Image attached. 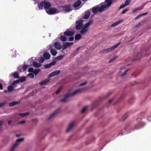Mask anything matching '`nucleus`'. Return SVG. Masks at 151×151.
Returning a JSON list of instances; mask_svg holds the SVG:
<instances>
[{
	"mask_svg": "<svg viewBox=\"0 0 151 151\" xmlns=\"http://www.w3.org/2000/svg\"><path fill=\"white\" fill-rule=\"evenodd\" d=\"M82 90V88L77 89L73 92H70L65 95L64 98L60 100V101L65 102L67 101V99L70 96H74L81 92Z\"/></svg>",
	"mask_w": 151,
	"mask_h": 151,
	"instance_id": "nucleus-1",
	"label": "nucleus"
},
{
	"mask_svg": "<svg viewBox=\"0 0 151 151\" xmlns=\"http://www.w3.org/2000/svg\"><path fill=\"white\" fill-rule=\"evenodd\" d=\"M51 6V4L50 2L46 1H41L40 2V4L38 5V7L39 9H42L43 7H44L46 12Z\"/></svg>",
	"mask_w": 151,
	"mask_h": 151,
	"instance_id": "nucleus-2",
	"label": "nucleus"
},
{
	"mask_svg": "<svg viewBox=\"0 0 151 151\" xmlns=\"http://www.w3.org/2000/svg\"><path fill=\"white\" fill-rule=\"evenodd\" d=\"M138 123L137 124H134L133 126L132 130H136L139 129L140 127H142L145 125L144 123L142 121L141 118H138L137 119Z\"/></svg>",
	"mask_w": 151,
	"mask_h": 151,
	"instance_id": "nucleus-3",
	"label": "nucleus"
},
{
	"mask_svg": "<svg viewBox=\"0 0 151 151\" xmlns=\"http://www.w3.org/2000/svg\"><path fill=\"white\" fill-rule=\"evenodd\" d=\"M107 7V4L102 5L100 7H94L93 8L92 11L93 13H96L98 12H101L103 11Z\"/></svg>",
	"mask_w": 151,
	"mask_h": 151,
	"instance_id": "nucleus-4",
	"label": "nucleus"
},
{
	"mask_svg": "<svg viewBox=\"0 0 151 151\" xmlns=\"http://www.w3.org/2000/svg\"><path fill=\"white\" fill-rule=\"evenodd\" d=\"M120 42H119L117 44L114 45L111 47L102 50L101 51V52L103 53H106L111 52L113 50L115 49L117 47L120 45Z\"/></svg>",
	"mask_w": 151,
	"mask_h": 151,
	"instance_id": "nucleus-5",
	"label": "nucleus"
},
{
	"mask_svg": "<svg viewBox=\"0 0 151 151\" xmlns=\"http://www.w3.org/2000/svg\"><path fill=\"white\" fill-rule=\"evenodd\" d=\"M59 12L57 9L54 8H52L47 11L46 12L49 14H54Z\"/></svg>",
	"mask_w": 151,
	"mask_h": 151,
	"instance_id": "nucleus-6",
	"label": "nucleus"
},
{
	"mask_svg": "<svg viewBox=\"0 0 151 151\" xmlns=\"http://www.w3.org/2000/svg\"><path fill=\"white\" fill-rule=\"evenodd\" d=\"M24 140V138H19L17 139L16 140V143L13 145L12 147L11 148L10 151H14V150L16 147L18 145L19 143L23 141Z\"/></svg>",
	"mask_w": 151,
	"mask_h": 151,
	"instance_id": "nucleus-7",
	"label": "nucleus"
},
{
	"mask_svg": "<svg viewBox=\"0 0 151 151\" xmlns=\"http://www.w3.org/2000/svg\"><path fill=\"white\" fill-rule=\"evenodd\" d=\"M83 20H79L76 22V29L77 30H80L82 27L83 26Z\"/></svg>",
	"mask_w": 151,
	"mask_h": 151,
	"instance_id": "nucleus-8",
	"label": "nucleus"
},
{
	"mask_svg": "<svg viewBox=\"0 0 151 151\" xmlns=\"http://www.w3.org/2000/svg\"><path fill=\"white\" fill-rule=\"evenodd\" d=\"M74 125V123L73 122H70L67 127L66 129V132L71 131L73 129Z\"/></svg>",
	"mask_w": 151,
	"mask_h": 151,
	"instance_id": "nucleus-9",
	"label": "nucleus"
},
{
	"mask_svg": "<svg viewBox=\"0 0 151 151\" xmlns=\"http://www.w3.org/2000/svg\"><path fill=\"white\" fill-rule=\"evenodd\" d=\"M61 8L65 12H68L71 11L70 6L67 5L61 6Z\"/></svg>",
	"mask_w": 151,
	"mask_h": 151,
	"instance_id": "nucleus-10",
	"label": "nucleus"
},
{
	"mask_svg": "<svg viewBox=\"0 0 151 151\" xmlns=\"http://www.w3.org/2000/svg\"><path fill=\"white\" fill-rule=\"evenodd\" d=\"M60 73V70H55L52 72L48 76L49 77H52L58 75Z\"/></svg>",
	"mask_w": 151,
	"mask_h": 151,
	"instance_id": "nucleus-11",
	"label": "nucleus"
},
{
	"mask_svg": "<svg viewBox=\"0 0 151 151\" xmlns=\"http://www.w3.org/2000/svg\"><path fill=\"white\" fill-rule=\"evenodd\" d=\"M75 34L74 32L72 31H69L68 30L64 32L63 33L64 35L67 36H71Z\"/></svg>",
	"mask_w": 151,
	"mask_h": 151,
	"instance_id": "nucleus-12",
	"label": "nucleus"
},
{
	"mask_svg": "<svg viewBox=\"0 0 151 151\" xmlns=\"http://www.w3.org/2000/svg\"><path fill=\"white\" fill-rule=\"evenodd\" d=\"M29 60H30V62L33 63L34 66L35 67H39L41 66V64L40 63L35 61L33 59H29Z\"/></svg>",
	"mask_w": 151,
	"mask_h": 151,
	"instance_id": "nucleus-13",
	"label": "nucleus"
},
{
	"mask_svg": "<svg viewBox=\"0 0 151 151\" xmlns=\"http://www.w3.org/2000/svg\"><path fill=\"white\" fill-rule=\"evenodd\" d=\"M43 57L45 59L48 60L50 58V55L48 52H45L43 54Z\"/></svg>",
	"mask_w": 151,
	"mask_h": 151,
	"instance_id": "nucleus-14",
	"label": "nucleus"
},
{
	"mask_svg": "<svg viewBox=\"0 0 151 151\" xmlns=\"http://www.w3.org/2000/svg\"><path fill=\"white\" fill-rule=\"evenodd\" d=\"M80 32V33L81 34H83L87 32L88 29V28H86L83 26Z\"/></svg>",
	"mask_w": 151,
	"mask_h": 151,
	"instance_id": "nucleus-15",
	"label": "nucleus"
},
{
	"mask_svg": "<svg viewBox=\"0 0 151 151\" xmlns=\"http://www.w3.org/2000/svg\"><path fill=\"white\" fill-rule=\"evenodd\" d=\"M54 45L55 47L58 50H60L62 48L61 44L59 42L55 43Z\"/></svg>",
	"mask_w": 151,
	"mask_h": 151,
	"instance_id": "nucleus-16",
	"label": "nucleus"
},
{
	"mask_svg": "<svg viewBox=\"0 0 151 151\" xmlns=\"http://www.w3.org/2000/svg\"><path fill=\"white\" fill-rule=\"evenodd\" d=\"M59 110L60 109H58L54 111L53 113L49 116L48 117V119H52L55 114H56L59 112Z\"/></svg>",
	"mask_w": 151,
	"mask_h": 151,
	"instance_id": "nucleus-17",
	"label": "nucleus"
},
{
	"mask_svg": "<svg viewBox=\"0 0 151 151\" xmlns=\"http://www.w3.org/2000/svg\"><path fill=\"white\" fill-rule=\"evenodd\" d=\"M90 14V12L89 11H87L85 12V14L83 16V18L84 19H87L89 17Z\"/></svg>",
	"mask_w": 151,
	"mask_h": 151,
	"instance_id": "nucleus-18",
	"label": "nucleus"
},
{
	"mask_svg": "<svg viewBox=\"0 0 151 151\" xmlns=\"http://www.w3.org/2000/svg\"><path fill=\"white\" fill-rule=\"evenodd\" d=\"M81 1L80 0H78L76 2H75L73 6L75 8H76L79 6L81 4Z\"/></svg>",
	"mask_w": 151,
	"mask_h": 151,
	"instance_id": "nucleus-19",
	"label": "nucleus"
},
{
	"mask_svg": "<svg viewBox=\"0 0 151 151\" xmlns=\"http://www.w3.org/2000/svg\"><path fill=\"white\" fill-rule=\"evenodd\" d=\"M113 1L114 0H106L105 2L107 4V7H108L110 6Z\"/></svg>",
	"mask_w": 151,
	"mask_h": 151,
	"instance_id": "nucleus-20",
	"label": "nucleus"
},
{
	"mask_svg": "<svg viewBox=\"0 0 151 151\" xmlns=\"http://www.w3.org/2000/svg\"><path fill=\"white\" fill-rule=\"evenodd\" d=\"M50 52L53 56H55L57 53V52L56 50L53 48L51 49Z\"/></svg>",
	"mask_w": 151,
	"mask_h": 151,
	"instance_id": "nucleus-21",
	"label": "nucleus"
},
{
	"mask_svg": "<svg viewBox=\"0 0 151 151\" xmlns=\"http://www.w3.org/2000/svg\"><path fill=\"white\" fill-rule=\"evenodd\" d=\"M14 85L12 83L10 86H9L8 87V91L11 92L12 91L14 88Z\"/></svg>",
	"mask_w": 151,
	"mask_h": 151,
	"instance_id": "nucleus-22",
	"label": "nucleus"
},
{
	"mask_svg": "<svg viewBox=\"0 0 151 151\" xmlns=\"http://www.w3.org/2000/svg\"><path fill=\"white\" fill-rule=\"evenodd\" d=\"M122 21V20H119L116 22L113 23L111 25V27H112L118 25Z\"/></svg>",
	"mask_w": 151,
	"mask_h": 151,
	"instance_id": "nucleus-23",
	"label": "nucleus"
},
{
	"mask_svg": "<svg viewBox=\"0 0 151 151\" xmlns=\"http://www.w3.org/2000/svg\"><path fill=\"white\" fill-rule=\"evenodd\" d=\"M50 80L49 79H47L44 80L40 82V85H46L47 83Z\"/></svg>",
	"mask_w": 151,
	"mask_h": 151,
	"instance_id": "nucleus-24",
	"label": "nucleus"
},
{
	"mask_svg": "<svg viewBox=\"0 0 151 151\" xmlns=\"http://www.w3.org/2000/svg\"><path fill=\"white\" fill-rule=\"evenodd\" d=\"M92 22V20H90L83 26L86 28H88V27L90 26V24H91Z\"/></svg>",
	"mask_w": 151,
	"mask_h": 151,
	"instance_id": "nucleus-25",
	"label": "nucleus"
},
{
	"mask_svg": "<svg viewBox=\"0 0 151 151\" xmlns=\"http://www.w3.org/2000/svg\"><path fill=\"white\" fill-rule=\"evenodd\" d=\"M142 8H143L142 7H141V8L138 7V8H135L133 10V11H132V12L133 13H135L136 12H138V11L141 10L142 9Z\"/></svg>",
	"mask_w": 151,
	"mask_h": 151,
	"instance_id": "nucleus-26",
	"label": "nucleus"
},
{
	"mask_svg": "<svg viewBox=\"0 0 151 151\" xmlns=\"http://www.w3.org/2000/svg\"><path fill=\"white\" fill-rule=\"evenodd\" d=\"M29 112H27L25 113H21L19 115L22 116L24 117L29 115Z\"/></svg>",
	"mask_w": 151,
	"mask_h": 151,
	"instance_id": "nucleus-27",
	"label": "nucleus"
},
{
	"mask_svg": "<svg viewBox=\"0 0 151 151\" xmlns=\"http://www.w3.org/2000/svg\"><path fill=\"white\" fill-rule=\"evenodd\" d=\"M12 76L14 78H18L19 77V73L17 72H15L13 74Z\"/></svg>",
	"mask_w": 151,
	"mask_h": 151,
	"instance_id": "nucleus-28",
	"label": "nucleus"
},
{
	"mask_svg": "<svg viewBox=\"0 0 151 151\" xmlns=\"http://www.w3.org/2000/svg\"><path fill=\"white\" fill-rule=\"evenodd\" d=\"M81 36L80 34H76L75 36V39L76 40H79L81 38Z\"/></svg>",
	"mask_w": 151,
	"mask_h": 151,
	"instance_id": "nucleus-29",
	"label": "nucleus"
},
{
	"mask_svg": "<svg viewBox=\"0 0 151 151\" xmlns=\"http://www.w3.org/2000/svg\"><path fill=\"white\" fill-rule=\"evenodd\" d=\"M40 69L39 68H37L35 70H34L33 73L35 74H37L40 71Z\"/></svg>",
	"mask_w": 151,
	"mask_h": 151,
	"instance_id": "nucleus-30",
	"label": "nucleus"
},
{
	"mask_svg": "<svg viewBox=\"0 0 151 151\" xmlns=\"http://www.w3.org/2000/svg\"><path fill=\"white\" fill-rule=\"evenodd\" d=\"M60 39L61 41H65L66 40V37L65 36H61L60 37Z\"/></svg>",
	"mask_w": 151,
	"mask_h": 151,
	"instance_id": "nucleus-31",
	"label": "nucleus"
},
{
	"mask_svg": "<svg viewBox=\"0 0 151 151\" xmlns=\"http://www.w3.org/2000/svg\"><path fill=\"white\" fill-rule=\"evenodd\" d=\"M63 56L62 55L58 56L55 58V60H61L63 58Z\"/></svg>",
	"mask_w": 151,
	"mask_h": 151,
	"instance_id": "nucleus-32",
	"label": "nucleus"
},
{
	"mask_svg": "<svg viewBox=\"0 0 151 151\" xmlns=\"http://www.w3.org/2000/svg\"><path fill=\"white\" fill-rule=\"evenodd\" d=\"M19 79L20 82H22L25 81L26 78L25 77H22L19 78Z\"/></svg>",
	"mask_w": 151,
	"mask_h": 151,
	"instance_id": "nucleus-33",
	"label": "nucleus"
},
{
	"mask_svg": "<svg viewBox=\"0 0 151 151\" xmlns=\"http://www.w3.org/2000/svg\"><path fill=\"white\" fill-rule=\"evenodd\" d=\"M87 109V106H86L84 107H83L82 109L81 110V112L82 113H84L85 112Z\"/></svg>",
	"mask_w": 151,
	"mask_h": 151,
	"instance_id": "nucleus-34",
	"label": "nucleus"
},
{
	"mask_svg": "<svg viewBox=\"0 0 151 151\" xmlns=\"http://www.w3.org/2000/svg\"><path fill=\"white\" fill-rule=\"evenodd\" d=\"M44 60L45 58H44V57H41L40 59L39 60V61L40 63H42L44 62Z\"/></svg>",
	"mask_w": 151,
	"mask_h": 151,
	"instance_id": "nucleus-35",
	"label": "nucleus"
},
{
	"mask_svg": "<svg viewBox=\"0 0 151 151\" xmlns=\"http://www.w3.org/2000/svg\"><path fill=\"white\" fill-rule=\"evenodd\" d=\"M51 67V65L50 64V63L46 64L44 65V68H50Z\"/></svg>",
	"mask_w": 151,
	"mask_h": 151,
	"instance_id": "nucleus-36",
	"label": "nucleus"
},
{
	"mask_svg": "<svg viewBox=\"0 0 151 151\" xmlns=\"http://www.w3.org/2000/svg\"><path fill=\"white\" fill-rule=\"evenodd\" d=\"M131 2V0H127L125 3L124 4L127 6Z\"/></svg>",
	"mask_w": 151,
	"mask_h": 151,
	"instance_id": "nucleus-37",
	"label": "nucleus"
},
{
	"mask_svg": "<svg viewBox=\"0 0 151 151\" xmlns=\"http://www.w3.org/2000/svg\"><path fill=\"white\" fill-rule=\"evenodd\" d=\"M64 43L65 44V45L67 47L72 45L73 43V42H65Z\"/></svg>",
	"mask_w": 151,
	"mask_h": 151,
	"instance_id": "nucleus-38",
	"label": "nucleus"
},
{
	"mask_svg": "<svg viewBox=\"0 0 151 151\" xmlns=\"http://www.w3.org/2000/svg\"><path fill=\"white\" fill-rule=\"evenodd\" d=\"M20 82V80H19V79H18V80H16V81H14L12 83V84L14 85V84L16 83H19Z\"/></svg>",
	"mask_w": 151,
	"mask_h": 151,
	"instance_id": "nucleus-39",
	"label": "nucleus"
},
{
	"mask_svg": "<svg viewBox=\"0 0 151 151\" xmlns=\"http://www.w3.org/2000/svg\"><path fill=\"white\" fill-rule=\"evenodd\" d=\"M27 76L31 78H33L34 77V75L32 73H29L28 74Z\"/></svg>",
	"mask_w": 151,
	"mask_h": 151,
	"instance_id": "nucleus-40",
	"label": "nucleus"
},
{
	"mask_svg": "<svg viewBox=\"0 0 151 151\" xmlns=\"http://www.w3.org/2000/svg\"><path fill=\"white\" fill-rule=\"evenodd\" d=\"M28 67V65H23L22 67L23 69V71L26 70Z\"/></svg>",
	"mask_w": 151,
	"mask_h": 151,
	"instance_id": "nucleus-41",
	"label": "nucleus"
},
{
	"mask_svg": "<svg viewBox=\"0 0 151 151\" xmlns=\"http://www.w3.org/2000/svg\"><path fill=\"white\" fill-rule=\"evenodd\" d=\"M129 10V8H127L124 10H123L122 12V14H124L125 12H126L127 11H128Z\"/></svg>",
	"mask_w": 151,
	"mask_h": 151,
	"instance_id": "nucleus-42",
	"label": "nucleus"
},
{
	"mask_svg": "<svg viewBox=\"0 0 151 151\" xmlns=\"http://www.w3.org/2000/svg\"><path fill=\"white\" fill-rule=\"evenodd\" d=\"M126 6L124 4H122L121 5V6L119 7V9H121L123 8Z\"/></svg>",
	"mask_w": 151,
	"mask_h": 151,
	"instance_id": "nucleus-43",
	"label": "nucleus"
},
{
	"mask_svg": "<svg viewBox=\"0 0 151 151\" xmlns=\"http://www.w3.org/2000/svg\"><path fill=\"white\" fill-rule=\"evenodd\" d=\"M116 58V57H114L113 58L110 59L109 60V63H111Z\"/></svg>",
	"mask_w": 151,
	"mask_h": 151,
	"instance_id": "nucleus-44",
	"label": "nucleus"
},
{
	"mask_svg": "<svg viewBox=\"0 0 151 151\" xmlns=\"http://www.w3.org/2000/svg\"><path fill=\"white\" fill-rule=\"evenodd\" d=\"M25 122V121L23 120V121H22L21 122H19L18 123V124H24Z\"/></svg>",
	"mask_w": 151,
	"mask_h": 151,
	"instance_id": "nucleus-45",
	"label": "nucleus"
},
{
	"mask_svg": "<svg viewBox=\"0 0 151 151\" xmlns=\"http://www.w3.org/2000/svg\"><path fill=\"white\" fill-rule=\"evenodd\" d=\"M56 63V61H53L51 62V63H50L51 66L52 65H54Z\"/></svg>",
	"mask_w": 151,
	"mask_h": 151,
	"instance_id": "nucleus-46",
	"label": "nucleus"
},
{
	"mask_svg": "<svg viewBox=\"0 0 151 151\" xmlns=\"http://www.w3.org/2000/svg\"><path fill=\"white\" fill-rule=\"evenodd\" d=\"M34 69L33 68H30L28 69V71L29 72H33Z\"/></svg>",
	"mask_w": 151,
	"mask_h": 151,
	"instance_id": "nucleus-47",
	"label": "nucleus"
},
{
	"mask_svg": "<svg viewBox=\"0 0 151 151\" xmlns=\"http://www.w3.org/2000/svg\"><path fill=\"white\" fill-rule=\"evenodd\" d=\"M142 16V14H140L135 18V19H138L140 17H141Z\"/></svg>",
	"mask_w": 151,
	"mask_h": 151,
	"instance_id": "nucleus-48",
	"label": "nucleus"
},
{
	"mask_svg": "<svg viewBox=\"0 0 151 151\" xmlns=\"http://www.w3.org/2000/svg\"><path fill=\"white\" fill-rule=\"evenodd\" d=\"M147 120L149 121H151V116H148L147 117Z\"/></svg>",
	"mask_w": 151,
	"mask_h": 151,
	"instance_id": "nucleus-49",
	"label": "nucleus"
},
{
	"mask_svg": "<svg viewBox=\"0 0 151 151\" xmlns=\"http://www.w3.org/2000/svg\"><path fill=\"white\" fill-rule=\"evenodd\" d=\"M128 70V69L126 70L125 71H124V73L121 75V76H124L126 74V73L127 72Z\"/></svg>",
	"mask_w": 151,
	"mask_h": 151,
	"instance_id": "nucleus-50",
	"label": "nucleus"
},
{
	"mask_svg": "<svg viewBox=\"0 0 151 151\" xmlns=\"http://www.w3.org/2000/svg\"><path fill=\"white\" fill-rule=\"evenodd\" d=\"M73 37H70L68 39V40L69 41H72L73 40Z\"/></svg>",
	"mask_w": 151,
	"mask_h": 151,
	"instance_id": "nucleus-51",
	"label": "nucleus"
},
{
	"mask_svg": "<svg viewBox=\"0 0 151 151\" xmlns=\"http://www.w3.org/2000/svg\"><path fill=\"white\" fill-rule=\"evenodd\" d=\"M5 104H6V103L5 102L0 103V107H1V106H4Z\"/></svg>",
	"mask_w": 151,
	"mask_h": 151,
	"instance_id": "nucleus-52",
	"label": "nucleus"
},
{
	"mask_svg": "<svg viewBox=\"0 0 151 151\" xmlns=\"http://www.w3.org/2000/svg\"><path fill=\"white\" fill-rule=\"evenodd\" d=\"M62 47L63 49H64L66 48L67 46L65 45V44L64 43L63 45L62 46Z\"/></svg>",
	"mask_w": 151,
	"mask_h": 151,
	"instance_id": "nucleus-53",
	"label": "nucleus"
},
{
	"mask_svg": "<svg viewBox=\"0 0 151 151\" xmlns=\"http://www.w3.org/2000/svg\"><path fill=\"white\" fill-rule=\"evenodd\" d=\"M12 102L10 103L9 104V106H14V104H13V103Z\"/></svg>",
	"mask_w": 151,
	"mask_h": 151,
	"instance_id": "nucleus-54",
	"label": "nucleus"
},
{
	"mask_svg": "<svg viewBox=\"0 0 151 151\" xmlns=\"http://www.w3.org/2000/svg\"><path fill=\"white\" fill-rule=\"evenodd\" d=\"M86 83H87L86 82H85L83 83H81L79 85L80 86H83V85L86 84Z\"/></svg>",
	"mask_w": 151,
	"mask_h": 151,
	"instance_id": "nucleus-55",
	"label": "nucleus"
},
{
	"mask_svg": "<svg viewBox=\"0 0 151 151\" xmlns=\"http://www.w3.org/2000/svg\"><path fill=\"white\" fill-rule=\"evenodd\" d=\"M12 102L14 103H13V104H14V106L15 105L19 103V102Z\"/></svg>",
	"mask_w": 151,
	"mask_h": 151,
	"instance_id": "nucleus-56",
	"label": "nucleus"
},
{
	"mask_svg": "<svg viewBox=\"0 0 151 151\" xmlns=\"http://www.w3.org/2000/svg\"><path fill=\"white\" fill-rule=\"evenodd\" d=\"M53 46V44H50L48 46V48L50 49V48L52 47Z\"/></svg>",
	"mask_w": 151,
	"mask_h": 151,
	"instance_id": "nucleus-57",
	"label": "nucleus"
},
{
	"mask_svg": "<svg viewBox=\"0 0 151 151\" xmlns=\"http://www.w3.org/2000/svg\"><path fill=\"white\" fill-rule=\"evenodd\" d=\"M128 115H125L124 117V120L128 117Z\"/></svg>",
	"mask_w": 151,
	"mask_h": 151,
	"instance_id": "nucleus-58",
	"label": "nucleus"
},
{
	"mask_svg": "<svg viewBox=\"0 0 151 151\" xmlns=\"http://www.w3.org/2000/svg\"><path fill=\"white\" fill-rule=\"evenodd\" d=\"M61 89V88H60L59 89H58V91H57L56 92V94H58V93L60 91Z\"/></svg>",
	"mask_w": 151,
	"mask_h": 151,
	"instance_id": "nucleus-59",
	"label": "nucleus"
},
{
	"mask_svg": "<svg viewBox=\"0 0 151 151\" xmlns=\"http://www.w3.org/2000/svg\"><path fill=\"white\" fill-rule=\"evenodd\" d=\"M113 100L114 99H111L109 101V103H111L113 101Z\"/></svg>",
	"mask_w": 151,
	"mask_h": 151,
	"instance_id": "nucleus-60",
	"label": "nucleus"
},
{
	"mask_svg": "<svg viewBox=\"0 0 151 151\" xmlns=\"http://www.w3.org/2000/svg\"><path fill=\"white\" fill-rule=\"evenodd\" d=\"M0 88L1 89H2V88H3L2 85L1 83H0Z\"/></svg>",
	"mask_w": 151,
	"mask_h": 151,
	"instance_id": "nucleus-61",
	"label": "nucleus"
},
{
	"mask_svg": "<svg viewBox=\"0 0 151 151\" xmlns=\"http://www.w3.org/2000/svg\"><path fill=\"white\" fill-rule=\"evenodd\" d=\"M12 122V121L11 120H9L8 122V124L9 125H10Z\"/></svg>",
	"mask_w": 151,
	"mask_h": 151,
	"instance_id": "nucleus-62",
	"label": "nucleus"
},
{
	"mask_svg": "<svg viewBox=\"0 0 151 151\" xmlns=\"http://www.w3.org/2000/svg\"><path fill=\"white\" fill-rule=\"evenodd\" d=\"M147 14V12H146L142 14H142V16L143 15H146Z\"/></svg>",
	"mask_w": 151,
	"mask_h": 151,
	"instance_id": "nucleus-63",
	"label": "nucleus"
},
{
	"mask_svg": "<svg viewBox=\"0 0 151 151\" xmlns=\"http://www.w3.org/2000/svg\"><path fill=\"white\" fill-rule=\"evenodd\" d=\"M21 135H18V134H16V136L17 137H19V136H20Z\"/></svg>",
	"mask_w": 151,
	"mask_h": 151,
	"instance_id": "nucleus-64",
	"label": "nucleus"
}]
</instances>
